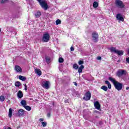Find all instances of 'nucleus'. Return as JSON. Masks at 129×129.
Returning a JSON list of instances; mask_svg holds the SVG:
<instances>
[{"mask_svg": "<svg viewBox=\"0 0 129 129\" xmlns=\"http://www.w3.org/2000/svg\"><path fill=\"white\" fill-rule=\"evenodd\" d=\"M108 80L113 83L115 89H117L118 91L122 89V84L116 81L115 79L112 77H109Z\"/></svg>", "mask_w": 129, "mask_h": 129, "instance_id": "f257e3e1", "label": "nucleus"}, {"mask_svg": "<svg viewBox=\"0 0 129 129\" xmlns=\"http://www.w3.org/2000/svg\"><path fill=\"white\" fill-rule=\"evenodd\" d=\"M39 4L40 5L41 8L44 9L45 11H47L49 9V6H48V4L46 3V1L45 0H37Z\"/></svg>", "mask_w": 129, "mask_h": 129, "instance_id": "f03ea898", "label": "nucleus"}, {"mask_svg": "<svg viewBox=\"0 0 129 129\" xmlns=\"http://www.w3.org/2000/svg\"><path fill=\"white\" fill-rule=\"evenodd\" d=\"M110 51L111 53H115V54H117L119 56H121V55L123 54V50H118V49H116L114 47L110 48Z\"/></svg>", "mask_w": 129, "mask_h": 129, "instance_id": "7ed1b4c3", "label": "nucleus"}, {"mask_svg": "<svg viewBox=\"0 0 129 129\" xmlns=\"http://www.w3.org/2000/svg\"><path fill=\"white\" fill-rule=\"evenodd\" d=\"M115 5L116 7H117V8H118L119 9H123L125 7V5L122 1L120 0H115Z\"/></svg>", "mask_w": 129, "mask_h": 129, "instance_id": "20e7f679", "label": "nucleus"}, {"mask_svg": "<svg viewBox=\"0 0 129 129\" xmlns=\"http://www.w3.org/2000/svg\"><path fill=\"white\" fill-rule=\"evenodd\" d=\"M50 41V35L48 33L43 34L42 37V42H47Z\"/></svg>", "mask_w": 129, "mask_h": 129, "instance_id": "39448f33", "label": "nucleus"}, {"mask_svg": "<svg viewBox=\"0 0 129 129\" xmlns=\"http://www.w3.org/2000/svg\"><path fill=\"white\" fill-rule=\"evenodd\" d=\"M90 98H91V93L90 91H88L85 93V96L83 97V99L87 101L88 100H90Z\"/></svg>", "mask_w": 129, "mask_h": 129, "instance_id": "423d86ee", "label": "nucleus"}, {"mask_svg": "<svg viewBox=\"0 0 129 129\" xmlns=\"http://www.w3.org/2000/svg\"><path fill=\"white\" fill-rule=\"evenodd\" d=\"M126 75V71L125 70H119L116 73V76H118V77H121L123 75Z\"/></svg>", "mask_w": 129, "mask_h": 129, "instance_id": "0eeeda50", "label": "nucleus"}, {"mask_svg": "<svg viewBox=\"0 0 129 129\" xmlns=\"http://www.w3.org/2000/svg\"><path fill=\"white\" fill-rule=\"evenodd\" d=\"M92 37L93 40L95 43H97V42H98V33L95 32H93Z\"/></svg>", "mask_w": 129, "mask_h": 129, "instance_id": "6e6552de", "label": "nucleus"}, {"mask_svg": "<svg viewBox=\"0 0 129 129\" xmlns=\"http://www.w3.org/2000/svg\"><path fill=\"white\" fill-rule=\"evenodd\" d=\"M42 86L45 89H49V88H50V86L49 85V81H46L45 82H43L42 83Z\"/></svg>", "mask_w": 129, "mask_h": 129, "instance_id": "1a4fd4ad", "label": "nucleus"}, {"mask_svg": "<svg viewBox=\"0 0 129 129\" xmlns=\"http://www.w3.org/2000/svg\"><path fill=\"white\" fill-rule=\"evenodd\" d=\"M116 18L118 21H121V22H123L124 21L123 17H122V15L120 14H117L116 15Z\"/></svg>", "mask_w": 129, "mask_h": 129, "instance_id": "9d476101", "label": "nucleus"}, {"mask_svg": "<svg viewBox=\"0 0 129 129\" xmlns=\"http://www.w3.org/2000/svg\"><path fill=\"white\" fill-rule=\"evenodd\" d=\"M94 107L96 109H98V110H99L100 109V104H99V102L98 101H96L94 103Z\"/></svg>", "mask_w": 129, "mask_h": 129, "instance_id": "9b49d317", "label": "nucleus"}, {"mask_svg": "<svg viewBox=\"0 0 129 129\" xmlns=\"http://www.w3.org/2000/svg\"><path fill=\"white\" fill-rule=\"evenodd\" d=\"M24 114H25V110H24L23 109H19L18 110V116H23V115H24Z\"/></svg>", "mask_w": 129, "mask_h": 129, "instance_id": "f8f14e48", "label": "nucleus"}, {"mask_svg": "<svg viewBox=\"0 0 129 129\" xmlns=\"http://www.w3.org/2000/svg\"><path fill=\"white\" fill-rule=\"evenodd\" d=\"M17 96L18 98H22L23 96H24V94H23V92H22V91H19L17 93Z\"/></svg>", "mask_w": 129, "mask_h": 129, "instance_id": "ddd939ff", "label": "nucleus"}, {"mask_svg": "<svg viewBox=\"0 0 129 129\" xmlns=\"http://www.w3.org/2000/svg\"><path fill=\"white\" fill-rule=\"evenodd\" d=\"M15 69L17 72H22L23 71L22 68H21V67H20L19 66H16Z\"/></svg>", "mask_w": 129, "mask_h": 129, "instance_id": "4468645a", "label": "nucleus"}, {"mask_svg": "<svg viewBox=\"0 0 129 129\" xmlns=\"http://www.w3.org/2000/svg\"><path fill=\"white\" fill-rule=\"evenodd\" d=\"M35 72L39 76H41V75H42V71H41V70H40V69H35Z\"/></svg>", "mask_w": 129, "mask_h": 129, "instance_id": "2eb2a0df", "label": "nucleus"}, {"mask_svg": "<svg viewBox=\"0 0 129 129\" xmlns=\"http://www.w3.org/2000/svg\"><path fill=\"white\" fill-rule=\"evenodd\" d=\"M41 12L40 11H37L35 14V16L36 17V18H40V17H41Z\"/></svg>", "mask_w": 129, "mask_h": 129, "instance_id": "dca6fc26", "label": "nucleus"}, {"mask_svg": "<svg viewBox=\"0 0 129 129\" xmlns=\"http://www.w3.org/2000/svg\"><path fill=\"white\" fill-rule=\"evenodd\" d=\"M84 69V66L82 65L80 67V68H79L78 69V72H79V73H81L82 72V70Z\"/></svg>", "mask_w": 129, "mask_h": 129, "instance_id": "f3484780", "label": "nucleus"}, {"mask_svg": "<svg viewBox=\"0 0 129 129\" xmlns=\"http://www.w3.org/2000/svg\"><path fill=\"white\" fill-rule=\"evenodd\" d=\"M105 83L106 84L108 85V88H109V89H111V84H110V83H109L108 81H105Z\"/></svg>", "mask_w": 129, "mask_h": 129, "instance_id": "a211bd4d", "label": "nucleus"}, {"mask_svg": "<svg viewBox=\"0 0 129 129\" xmlns=\"http://www.w3.org/2000/svg\"><path fill=\"white\" fill-rule=\"evenodd\" d=\"M21 104H22V106L24 107L25 106L27 105V101L26 100H22L21 102Z\"/></svg>", "mask_w": 129, "mask_h": 129, "instance_id": "6ab92c4d", "label": "nucleus"}, {"mask_svg": "<svg viewBox=\"0 0 129 129\" xmlns=\"http://www.w3.org/2000/svg\"><path fill=\"white\" fill-rule=\"evenodd\" d=\"M19 78L20 79V80H22V81H26V77L22 76H19Z\"/></svg>", "mask_w": 129, "mask_h": 129, "instance_id": "aec40b11", "label": "nucleus"}, {"mask_svg": "<svg viewBox=\"0 0 129 129\" xmlns=\"http://www.w3.org/2000/svg\"><path fill=\"white\" fill-rule=\"evenodd\" d=\"M13 114V110H12V108L9 109V117L10 118H12V115Z\"/></svg>", "mask_w": 129, "mask_h": 129, "instance_id": "412c9836", "label": "nucleus"}, {"mask_svg": "<svg viewBox=\"0 0 129 129\" xmlns=\"http://www.w3.org/2000/svg\"><path fill=\"white\" fill-rule=\"evenodd\" d=\"M93 8H97L98 7V3L97 2H94L93 4Z\"/></svg>", "mask_w": 129, "mask_h": 129, "instance_id": "4be33fe9", "label": "nucleus"}, {"mask_svg": "<svg viewBox=\"0 0 129 129\" xmlns=\"http://www.w3.org/2000/svg\"><path fill=\"white\" fill-rule=\"evenodd\" d=\"M101 89H102L103 90H104V91H107V87H106V86H102L101 87Z\"/></svg>", "mask_w": 129, "mask_h": 129, "instance_id": "5701e85b", "label": "nucleus"}, {"mask_svg": "<svg viewBox=\"0 0 129 129\" xmlns=\"http://www.w3.org/2000/svg\"><path fill=\"white\" fill-rule=\"evenodd\" d=\"M24 107V108H25V109H26V110H28V111H30V110H31L32 109V108L29 106L26 105Z\"/></svg>", "mask_w": 129, "mask_h": 129, "instance_id": "b1692460", "label": "nucleus"}, {"mask_svg": "<svg viewBox=\"0 0 129 129\" xmlns=\"http://www.w3.org/2000/svg\"><path fill=\"white\" fill-rule=\"evenodd\" d=\"M73 67L74 69L77 70V69H78V68L79 67V66L77 64V63H75V64H74Z\"/></svg>", "mask_w": 129, "mask_h": 129, "instance_id": "393cba45", "label": "nucleus"}, {"mask_svg": "<svg viewBox=\"0 0 129 129\" xmlns=\"http://www.w3.org/2000/svg\"><path fill=\"white\" fill-rule=\"evenodd\" d=\"M15 85L16 86V87H19L21 86V83L19 81H17L15 83Z\"/></svg>", "mask_w": 129, "mask_h": 129, "instance_id": "a878e982", "label": "nucleus"}, {"mask_svg": "<svg viewBox=\"0 0 129 129\" xmlns=\"http://www.w3.org/2000/svg\"><path fill=\"white\" fill-rule=\"evenodd\" d=\"M1 4H6V3H10V0H2Z\"/></svg>", "mask_w": 129, "mask_h": 129, "instance_id": "bb28decb", "label": "nucleus"}, {"mask_svg": "<svg viewBox=\"0 0 129 129\" xmlns=\"http://www.w3.org/2000/svg\"><path fill=\"white\" fill-rule=\"evenodd\" d=\"M58 62L59 63H63L64 62V59L62 57H59L58 58Z\"/></svg>", "mask_w": 129, "mask_h": 129, "instance_id": "cd10ccee", "label": "nucleus"}, {"mask_svg": "<svg viewBox=\"0 0 129 129\" xmlns=\"http://www.w3.org/2000/svg\"><path fill=\"white\" fill-rule=\"evenodd\" d=\"M42 124V126L43 127H45V126H47V122L46 121H44L41 122Z\"/></svg>", "mask_w": 129, "mask_h": 129, "instance_id": "c85d7f7f", "label": "nucleus"}, {"mask_svg": "<svg viewBox=\"0 0 129 129\" xmlns=\"http://www.w3.org/2000/svg\"><path fill=\"white\" fill-rule=\"evenodd\" d=\"M60 24H61V20H60L59 19H57L56 21V25H60Z\"/></svg>", "mask_w": 129, "mask_h": 129, "instance_id": "c756f323", "label": "nucleus"}, {"mask_svg": "<svg viewBox=\"0 0 129 129\" xmlns=\"http://www.w3.org/2000/svg\"><path fill=\"white\" fill-rule=\"evenodd\" d=\"M0 100H1V101H4V100H5V96H0Z\"/></svg>", "mask_w": 129, "mask_h": 129, "instance_id": "7c9ffc66", "label": "nucleus"}, {"mask_svg": "<svg viewBox=\"0 0 129 129\" xmlns=\"http://www.w3.org/2000/svg\"><path fill=\"white\" fill-rule=\"evenodd\" d=\"M84 61H83L80 60L78 62L79 65H82V64H84Z\"/></svg>", "mask_w": 129, "mask_h": 129, "instance_id": "2f4dec72", "label": "nucleus"}, {"mask_svg": "<svg viewBox=\"0 0 129 129\" xmlns=\"http://www.w3.org/2000/svg\"><path fill=\"white\" fill-rule=\"evenodd\" d=\"M46 61L47 63H50V58L46 57Z\"/></svg>", "mask_w": 129, "mask_h": 129, "instance_id": "473e14b6", "label": "nucleus"}, {"mask_svg": "<svg viewBox=\"0 0 129 129\" xmlns=\"http://www.w3.org/2000/svg\"><path fill=\"white\" fill-rule=\"evenodd\" d=\"M24 86H25V90L27 91L28 90V87L27 86V85H26V84H24Z\"/></svg>", "mask_w": 129, "mask_h": 129, "instance_id": "72a5a7b5", "label": "nucleus"}, {"mask_svg": "<svg viewBox=\"0 0 129 129\" xmlns=\"http://www.w3.org/2000/svg\"><path fill=\"white\" fill-rule=\"evenodd\" d=\"M65 103H69V99H66L64 100Z\"/></svg>", "mask_w": 129, "mask_h": 129, "instance_id": "f704fd0d", "label": "nucleus"}, {"mask_svg": "<svg viewBox=\"0 0 129 129\" xmlns=\"http://www.w3.org/2000/svg\"><path fill=\"white\" fill-rule=\"evenodd\" d=\"M126 62L129 64V57L126 58Z\"/></svg>", "mask_w": 129, "mask_h": 129, "instance_id": "c9c22d12", "label": "nucleus"}, {"mask_svg": "<svg viewBox=\"0 0 129 129\" xmlns=\"http://www.w3.org/2000/svg\"><path fill=\"white\" fill-rule=\"evenodd\" d=\"M97 60H101V56H97Z\"/></svg>", "mask_w": 129, "mask_h": 129, "instance_id": "e433bc0d", "label": "nucleus"}, {"mask_svg": "<svg viewBox=\"0 0 129 129\" xmlns=\"http://www.w3.org/2000/svg\"><path fill=\"white\" fill-rule=\"evenodd\" d=\"M70 49H71V51H74V47H73V46H72Z\"/></svg>", "mask_w": 129, "mask_h": 129, "instance_id": "4c0bfd02", "label": "nucleus"}, {"mask_svg": "<svg viewBox=\"0 0 129 129\" xmlns=\"http://www.w3.org/2000/svg\"><path fill=\"white\" fill-rule=\"evenodd\" d=\"M98 124H99V125H102V121H99Z\"/></svg>", "mask_w": 129, "mask_h": 129, "instance_id": "58836bf2", "label": "nucleus"}, {"mask_svg": "<svg viewBox=\"0 0 129 129\" xmlns=\"http://www.w3.org/2000/svg\"><path fill=\"white\" fill-rule=\"evenodd\" d=\"M47 116H48V117H50V116H51V113L50 112H49L47 114Z\"/></svg>", "mask_w": 129, "mask_h": 129, "instance_id": "ea45409f", "label": "nucleus"}, {"mask_svg": "<svg viewBox=\"0 0 129 129\" xmlns=\"http://www.w3.org/2000/svg\"><path fill=\"white\" fill-rule=\"evenodd\" d=\"M39 121H44V118H40L39 119Z\"/></svg>", "mask_w": 129, "mask_h": 129, "instance_id": "a19ab883", "label": "nucleus"}, {"mask_svg": "<svg viewBox=\"0 0 129 129\" xmlns=\"http://www.w3.org/2000/svg\"><path fill=\"white\" fill-rule=\"evenodd\" d=\"M74 84L75 85H76V86H77V83H76V82H74Z\"/></svg>", "mask_w": 129, "mask_h": 129, "instance_id": "79ce46f5", "label": "nucleus"}, {"mask_svg": "<svg viewBox=\"0 0 129 129\" xmlns=\"http://www.w3.org/2000/svg\"><path fill=\"white\" fill-rule=\"evenodd\" d=\"M128 89H129V87H127L126 88V90H128Z\"/></svg>", "mask_w": 129, "mask_h": 129, "instance_id": "37998d69", "label": "nucleus"}, {"mask_svg": "<svg viewBox=\"0 0 129 129\" xmlns=\"http://www.w3.org/2000/svg\"><path fill=\"white\" fill-rule=\"evenodd\" d=\"M5 129H12V128H11V127H8V128H5Z\"/></svg>", "mask_w": 129, "mask_h": 129, "instance_id": "c03bdc74", "label": "nucleus"}, {"mask_svg": "<svg viewBox=\"0 0 129 129\" xmlns=\"http://www.w3.org/2000/svg\"><path fill=\"white\" fill-rule=\"evenodd\" d=\"M95 118H99V117H98V116H95Z\"/></svg>", "mask_w": 129, "mask_h": 129, "instance_id": "a18cd8bd", "label": "nucleus"}, {"mask_svg": "<svg viewBox=\"0 0 129 129\" xmlns=\"http://www.w3.org/2000/svg\"><path fill=\"white\" fill-rule=\"evenodd\" d=\"M63 66L62 64H60L59 67H62Z\"/></svg>", "mask_w": 129, "mask_h": 129, "instance_id": "49530a36", "label": "nucleus"}, {"mask_svg": "<svg viewBox=\"0 0 129 129\" xmlns=\"http://www.w3.org/2000/svg\"><path fill=\"white\" fill-rule=\"evenodd\" d=\"M2 32V29L0 28V33Z\"/></svg>", "mask_w": 129, "mask_h": 129, "instance_id": "de8ad7c7", "label": "nucleus"}]
</instances>
